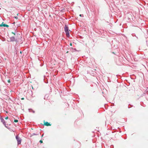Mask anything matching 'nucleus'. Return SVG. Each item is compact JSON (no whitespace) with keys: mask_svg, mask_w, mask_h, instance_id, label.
<instances>
[{"mask_svg":"<svg viewBox=\"0 0 148 148\" xmlns=\"http://www.w3.org/2000/svg\"><path fill=\"white\" fill-rule=\"evenodd\" d=\"M16 139L17 141L18 144H20L21 143L22 140L20 138L18 137V136H16Z\"/></svg>","mask_w":148,"mask_h":148,"instance_id":"1","label":"nucleus"},{"mask_svg":"<svg viewBox=\"0 0 148 148\" xmlns=\"http://www.w3.org/2000/svg\"><path fill=\"white\" fill-rule=\"evenodd\" d=\"M3 23V22L1 24H0V27L3 26L4 27H8L9 26L8 25Z\"/></svg>","mask_w":148,"mask_h":148,"instance_id":"2","label":"nucleus"},{"mask_svg":"<svg viewBox=\"0 0 148 148\" xmlns=\"http://www.w3.org/2000/svg\"><path fill=\"white\" fill-rule=\"evenodd\" d=\"M45 125L47 126H49L51 125V124H50L49 123H48L47 122H45L44 124Z\"/></svg>","mask_w":148,"mask_h":148,"instance_id":"3","label":"nucleus"},{"mask_svg":"<svg viewBox=\"0 0 148 148\" xmlns=\"http://www.w3.org/2000/svg\"><path fill=\"white\" fill-rule=\"evenodd\" d=\"M64 31L65 32L69 31V30L68 27H67L66 25L65 26V27H64Z\"/></svg>","mask_w":148,"mask_h":148,"instance_id":"4","label":"nucleus"},{"mask_svg":"<svg viewBox=\"0 0 148 148\" xmlns=\"http://www.w3.org/2000/svg\"><path fill=\"white\" fill-rule=\"evenodd\" d=\"M66 33V36L68 37H69L70 35H69V31H68V32H65Z\"/></svg>","mask_w":148,"mask_h":148,"instance_id":"5","label":"nucleus"},{"mask_svg":"<svg viewBox=\"0 0 148 148\" xmlns=\"http://www.w3.org/2000/svg\"><path fill=\"white\" fill-rule=\"evenodd\" d=\"M1 121L2 122L4 123L5 122V121L4 119H1Z\"/></svg>","mask_w":148,"mask_h":148,"instance_id":"6","label":"nucleus"},{"mask_svg":"<svg viewBox=\"0 0 148 148\" xmlns=\"http://www.w3.org/2000/svg\"><path fill=\"white\" fill-rule=\"evenodd\" d=\"M14 122L15 123H17L18 122V120H14Z\"/></svg>","mask_w":148,"mask_h":148,"instance_id":"7","label":"nucleus"},{"mask_svg":"<svg viewBox=\"0 0 148 148\" xmlns=\"http://www.w3.org/2000/svg\"><path fill=\"white\" fill-rule=\"evenodd\" d=\"M40 142L41 143H43V141L42 140H40Z\"/></svg>","mask_w":148,"mask_h":148,"instance_id":"8","label":"nucleus"},{"mask_svg":"<svg viewBox=\"0 0 148 148\" xmlns=\"http://www.w3.org/2000/svg\"><path fill=\"white\" fill-rule=\"evenodd\" d=\"M12 38L13 39L12 40L14 41L15 40L14 37H12Z\"/></svg>","mask_w":148,"mask_h":148,"instance_id":"9","label":"nucleus"},{"mask_svg":"<svg viewBox=\"0 0 148 148\" xmlns=\"http://www.w3.org/2000/svg\"><path fill=\"white\" fill-rule=\"evenodd\" d=\"M14 18L16 19H17L18 18V17L17 16H14Z\"/></svg>","mask_w":148,"mask_h":148,"instance_id":"10","label":"nucleus"},{"mask_svg":"<svg viewBox=\"0 0 148 148\" xmlns=\"http://www.w3.org/2000/svg\"><path fill=\"white\" fill-rule=\"evenodd\" d=\"M8 82L9 83H10V79H9L8 80Z\"/></svg>","mask_w":148,"mask_h":148,"instance_id":"11","label":"nucleus"},{"mask_svg":"<svg viewBox=\"0 0 148 148\" xmlns=\"http://www.w3.org/2000/svg\"><path fill=\"white\" fill-rule=\"evenodd\" d=\"M8 116H7V117H5V119H8Z\"/></svg>","mask_w":148,"mask_h":148,"instance_id":"12","label":"nucleus"},{"mask_svg":"<svg viewBox=\"0 0 148 148\" xmlns=\"http://www.w3.org/2000/svg\"><path fill=\"white\" fill-rule=\"evenodd\" d=\"M79 16L81 17L82 16V15L80 14H79ZM82 16H83V15H82Z\"/></svg>","mask_w":148,"mask_h":148,"instance_id":"13","label":"nucleus"},{"mask_svg":"<svg viewBox=\"0 0 148 148\" xmlns=\"http://www.w3.org/2000/svg\"><path fill=\"white\" fill-rule=\"evenodd\" d=\"M21 100H24V98H21Z\"/></svg>","mask_w":148,"mask_h":148,"instance_id":"14","label":"nucleus"},{"mask_svg":"<svg viewBox=\"0 0 148 148\" xmlns=\"http://www.w3.org/2000/svg\"><path fill=\"white\" fill-rule=\"evenodd\" d=\"M70 46H72V43H70Z\"/></svg>","mask_w":148,"mask_h":148,"instance_id":"15","label":"nucleus"},{"mask_svg":"<svg viewBox=\"0 0 148 148\" xmlns=\"http://www.w3.org/2000/svg\"><path fill=\"white\" fill-rule=\"evenodd\" d=\"M12 33L13 34H14V35H15V33H14V32H12Z\"/></svg>","mask_w":148,"mask_h":148,"instance_id":"16","label":"nucleus"},{"mask_svg":"<svg viewBox=\"0 0 148 148\" xmlns=\"http://www.w3.org/2000/svg\"><path fill=\"white\" fill-rule=\"evenodd\" d=\"M18 13H17V16H18Z\"/></svg>","mask_w":148,"mask_h":148,"instance_id":"17","label":"nucleus"},{"mask_svg":"<svg viewBox=\"0 0 148 148\" xmlns=\"http://www.w3.org/2000/svg\"><path fill=\"white\" fill-rule=\"evenodd\" d=\"M43 134H42V137H43Z\"/></svg>","mask_w":148,"mask_h":148,"instance_id":"18","label":"nucleus"},{"mask_svg":"<svg viewBox=\"0 0 148 148\" xmlns=\"http://www.w3.org/2000/svg\"><path fill=\"white\" fill-rule=\"evenodd\" d=\"M6 113H8V112H7V111H6Z\"/></svg>","mask_w":148,"mask_h":148,"instance_id":"19","label":"nucleus"}]
</instances>
